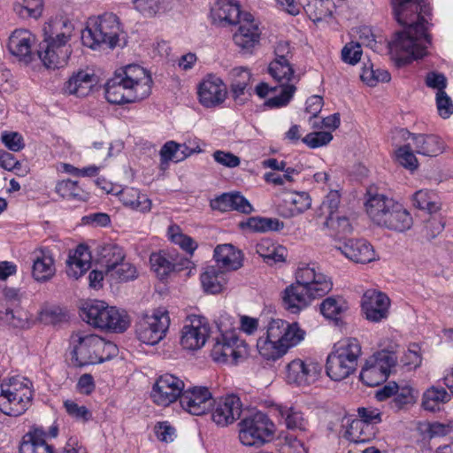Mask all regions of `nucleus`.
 Here are the masks:
<instances>
[{
    "label": "nucleus",
    "instance_id": "nucleus-51",
    "mask_svg": "<svg viewBox=\"0 0 453 453\" xmlns=\"http://www.w3.org/2000/svg\"><path fill=\"white\" fill-rule=\"evenodd\" d=\"M43 10V0H17L13 11L22 19H38Z\"/></svg>",
    "mask_w": 453,
    "mask_h": 453
},
{
    "label": "nucleus",
    "instance_id": "nucleus-27",
    "mask_svg": "<svg viewBox=\"0 0 453 453\" xmlns=\"http://www.w3.org/2000/svg\"><path fill=\"white\" fill-rule=\"evenodd\" d=\"M339 250L355 263L365 264L375 259L374 250L365 240H348L339 247Z\"/></svg>",
    "mask_w": 453,
    "mask_h": 453
},
{
    "label": "nucleus",
    "instance_id": "nucleus-48",
    "mask_svg": "<svg viewBox=\"0 0 453 453\" xmlns=\"http://www.w3.org/2000/svg\"><path fill=\"white\" fill-rule=\"evenodd\" d=\"M169 240L180 246L181 250L192 256L197 249V242L190 236L185 234L178 225H171L167 229Z\"/></svg>",
    "mask_w": 453,
    "mask_h": 453
},
{
    "label": "nucleus",
    "instance_id": "nucleus-58",
    "mask_svg": "<svg viewBox=\"0 0 453 453\" xmlns=\"http://www.w3.org/2000/svg\"><path fill=\"white\" fill-rule=\"evenodd\" d=\"M106 276L111 278L112 280L128 281L137 277V271L135 266L132 264L122 261L118 264V266L112 269V272H109Z\"/></svg>",
    "mask_w": 453,
    "mask_h": 453
},
{
    "label": "nucleus",
    "instance_id": "nucleus-4",
    "mask_svg": "<svg viewBox=\"0 0 453 453\" xmlns=\"http://www.w3.org/2000/svg\"><path fill=\"white\" fill-rule=\"evenodd\" d=\"M305 334L297 322L272 319L265 332L257 339V348L264 359L275 361L303 342Z\"/></svg>",
    "mask_w": 453,
    "mask_h": 453
},
{
    "label": "nucleus",
    "instance_id": "nucleus-9",
    "mask_svg": "<svg viewBox=\"0 0 453 453\" xmlns=\"http://www.w3.org/2000/svg\"><path fill=\"white\" fill-rule=\"evenodd\" d=\"M274 432L273 422L261 411L243 418L239 423V439L245 446L261 447L270 441Z\"/></svg>",
    "mask_w": 453,
    "mask_h": 453
},
{
    "label": "nucleus",
    "instance_id": "nucleus-52",
    "mask_svg": "<svg viewBox=\"0 0 453 453\" xmlns=\"http://www.w3.org/2000/svg\"><path fill=\"white\" fill-rule=\"evenodd\" d=\"M56 192L67 200L86 201L88 198L86 193L77 181L64 180L56 186Z\"/></svg>",
    "mask_w": 453,
    "mask_h": 453
},
{
    "label": "nucleus",
    "instance_id": "nucleus-1",
    "mask_svg": "<svg viewBox=\"0 0 453 453\" xmlns=\"http://www.w3.org/2000/svg\"><path fill=\"white\" fill-rule=\"evenodd\" d=\"M422 0H392L396 21L405 27L395 34L389 42V53L397 65L410 64L414 59L426 55L427 45L431 43L426 34V21L421 17Z\"/></svg>",
    "mask_w": 453,
    "mask_h": 453
},
{
    "label": "nucleus",
    "instance_id": "nucleus-30",
    "mask_svg": "<svg viewBox=\"0 0 453 453\" xmlns=\"http://www.w3.org/2000/svg\"><path fill=\"white\" fill-rule=\"evenodd\" d=\"M367 195L365 204L366 212L376 225L380 226L396 201L383 194L368 192Z\"/></svg>",
    "mask_w": 453,
    "mask_h": 453
},
{
    "label": "nucleus",
    "instance_id": "nucleus-42",
    "mask_svg": "<svg viewBox=\"0 0 453 453\" xmlns=\"http://www.w3.org/2000/svg\"><path fill=\"white\" fill-rule=\"evenodd\" d=\"M126 254L116 243H105L98 248V262L104 268L105 275L124 261Z\"/></svg>",
    "mask_w": 453,
    "mask_h": 453
},
{
    "label": "nucleus",
    "instance_id": "nucleus-12",
    "mask_svg": "<svg viewBox=\"0 0 453 453\" xmlns=\"http://www.w3.org/2000/svg\"><path fill=\"white\" fill-rule=\"evenodd\" d=\"M169 325L168 312L155 311L151 315H143L136 323V336L147 345H156L165 338Z\"/></svg>",
    "mask_w": 453,
    "mask_h": 453
},
{
    "label": "nucleus",
    "instance_id": "nucleus-43",
    "mask_svg": "<svg viewBox=\"0 0 453 453\" xmlns=\"http://www.w3.org/2000/svg\"><path fill=\"white\" fill-rule=\"evenodd\" d=\"M74 30L73 24L67 19H51L43 27L44 38L69 42Z\"/></svg>",
    "mask_w": 453,
    "mask_h": 453
},
{
    "label": "nucleus",
    "instance_id": "nucleus-45",
    "mask_svg": "<svg viewBox=\"0 0 453 453\" xmlns=\"http://www.w3.org/2000/svg\"><path fill=\"white\" fill-rule=\"evenodd\" d=\"M257 253L264 258L265 262L273 265L285 261L287 250L280 245L274 243L270 239H262L256 246Z\"/></svg>",
    "mask_w": 453,
    "mask_h": 453
},
{
    "label": "nucleus",
    "instance_id": "nucleus-11",
    "mask_svg": "<svg viewBox=\"0 0 453 453\" xmlns=\"http://www.w3.org/2000/svg\"><path fill=\"white\" fill-rule=\"evenodd\" d=\"M397 357L394 352L381 350L369 357L360 372V380L369 387H377L387 380Z\"/></svg>",
    "mask_w": 453,
    "mask_h": 453
},
{
    "label": "nucleus",
    "instance_id": "nucleus-33",
    "mask_svg": "<svg viewBox=\"0 0 453 453\" xmlns=\"http://www.w3.org/2000/svg\"><path fill=\"white\" fill-rule=\"evenodd\" d=\"M275 411L285 426L291 431L307 432L309 420L304 413L296 406L279 404Z\"/></svg>",
    "mask_w": 453,
    "mask_h": 453
},
{
    "label": "nucleus",
    "instance_id": "nucleus-41",
    "mask_svg": "<svg viewBox=\"0 0 453 453\" xmlns=\"http://www.w3.org/2000/svg\"><path fill=\"white\" fill-rule=\"evenodd\" d=\"M0 320L13 328L26 329L31 325L29 313L19 303L0 309Z\"/></svg>",
    "mask_w": 453,
    "mask_h": 453
},
{
    "label": "nucleus",
    "instance_id": "nucleus-3",
    "mask_svg": "<svg viewBox=\"0 0 453 453\" xmlns=\"http://www.w3.org/2000/svg\"><path fill=\"white\" fill-rule=\"evenodd\" d=\"M152 78L146 69L129 65L117 72L105 84V98L113 104L142 100L151 93Z\"/></svg>",
    "mask_w": 453,
    "mask_h": 453
},
{
    "label": "nucleus",
    "instance_id": "nucleus-40",
    "mask_svg": "<svg viewBox=\"0 0 453 453\" xmlns=\"http://www.w3.org/2000/svg\"><path fill=\"white\" fill-rule=\"evenodd\" d=\"M200 279L204 291L210 294L220 293L227 282L226 273L216 265H207Z\"/></svg>",
    "mask_w": 453,
    "mask_h": 453
},
{
    "label": "nucleus",
    "instance_id": "nucleus-28",
    "mask_svg": "<svg viewBox=\"0 0 453 453\" xmlns=\"http://www.w3.org/2000/svg\"><path fill=\"white\" fill-rule=\"evenodd\" d=\"M35 37L27 29H16L9 37L8 49L11 54L28 62Z\"/></svg>",
    "mask_w": 453,
    "mask_h": 453
},
{
    "label": "nucleus",
    "instance_id": "nucleus-49",
    "mask_svg": "<svg viewBox=\"0 0 453 453\" xmlns=\"http://www.w3.org/2000/svg\"><path fill=\"white\" fill-rule=\"evenodd\" d=\"M413 205L420 210L427 211L429 213L436 212L440 210V202L438 196L428 189H420L417 191L412 197Z\"/></svg>",
    "mask_w": 453,
    "mask_h": 453
},
{
    "label": "nucleus",
    "instance_id": "nucleus-22",
    "mask_svg": "<svg viewBox=\"0 0 453 453\" xmlns=\"http://www.w3.org/2000/svg\"><path fill=\"white\" fill-rule=\"evenodd\" d=\"M402 137L411 139L415 152L426 157H437L445 150V142L437 134H412L405 129H401Z\"/></svg>",
    "mask_w": 453,
    "mask_h": 453
},
{
    "label": "nucleus",
    "instance_id": "nucleus-7",
    "mask_svg": "<svg viewBox=\"0 0 453 453\" xmlns=\"http://www.w3.org/2000/svg\"><path fill=\"white\" fill-rule=\"evenodd\" d=\"M361 354L362 348L357 339L346 338L338 342L326 358V374L335 381L348 378L357 370Z\"/></svg>",
    "mask_w": 453,
    "mask_h": 453
},
{
    "label": "nucleus",
    "instance_id": "nucleus-21",
    "mask_svg": "<svg viewBox=\"0 0 453 453\" xmlns=\"http://www.w3.org/2000/svg\"><path fill=\"white\" fill-rule=\"evenodd\" d=\"M238 24V30L233 35L234 42L242 51L250 53L260 40L258 25L250 13H244Z\"/></svg>",
    "mask_w": 453,
    "mask_h": 453
},
{
    "label": "nucleus",
    "instance_id": "nucleus-14",
    "mask_svg": "<svg viewBox=\"0 0 453 453\" xmlns=\"http://www.w3.org/2000/svg\"><path fill=\"white\" fill-rule=\"evenodd\" d=\"M247 354L246 345L234 332H226L215 338L211 355L214 361L237 363Z\"/></svg>",
    "mask_w": 453,
    "mask_h": 453
},
{
    "label": "nucleus",
    "instance_id": "nucleus-8",
    "mask_svg": "<svg viewBox=\"0 0 453 453\" xmlns=\"http://www.w3.org/2000/svg\"><path fill=\"white\" fill-rule=\"evenodd\" d=\"M32 398V382L28 379H12L1 386L0 411L8 416H19L28 409Z\"/></svg>",
    "mask_w": 453,
    "mask_h": 453
},
{
    "label": "nucleus",
    "instance_id": "nucleus-54",
    "mask_svg": "<svg viewBox=\"0 0 453 453\" xmlns=\"http://www.w3.org/2000/svg\"><path fill=\"white\" fill-rule=\"evenodd\" d=\"M254 232L278 231L284 227V223L277 219L251 217L245 223H242Z\"/></svg>",
    "mask_w": 453,
    "mask_h": 453
},
{
    "label": "nucleus",
    "instance_id": "nucleus-37",
    "mask_svg": "<svg viewBox=\"0 0 453 453\" xmlns=\"http://www.w3.org/2000/svg\"><path fill=\"white\" fill-rule=\"evenodd\" d=\"M19 453H56V450L46 441L45 433L35 428L23 436L19 445Z\"/></svg>",
    "mask_w": 453,
    "mask_h": 453
},
{
    "label": "nucleus",
    "instance_id": "nucleus-34",
    "mask_svg": "<svg viewBox=\"0 0 453 453\" xmlns=\"http://www.w3.org/2000/svg\"><path fill=\"white\" fill-rule=\"evenodd\" d=\"M285 204H279V215L289 219L307 211L311 205V198L307 192H293L284 201Z\"/></svg>",
    "mask_w": 453,
    "mask_h": 453
},
{
    "label": "nucleus",
    "instance_id": "nucleus-15",
    "mask_svg": "<svg viewBox=\"0 0 453 453\" xmlns=\"http://www.w3.org/2000/svg\"><path fill=\"white\" fill-rule=\"evenodd\" d=\"M208 320L202 316H189L181 330L180 345L188 350H196L204 346L210 335Z\"/></svg>",
    "mask_w": 453,
    "mask_h": 453
},
{
    "label": "nucleus",
    "instance_id": "nucleus-6",
    "mask_svg": "<svg viewBox=\"0 0 453 453\" xmlns=\"http://www.w3.org/2000/svg\"><path fill=\"white\" fill-rule=\"evenodd\" d=\"M122 32L119 17L113 12H104L88 19L81 32V41L84 46L93 50L101 46L113 49Z\"/></svg>",
    "mask_w": 453,
    "mask_h": 453
},
{
    "label": "nucleus",
    "instance_id": "nucleus-60",
    "mask_svg": "<svg viewBox=\"0 0 453 453\" xmlns=\"http://www.w3.org/2000/svg\"><path fill=\"white\" fill-rule=\"evenodd\" d=\"M341 202V196L338 191L331 190L323 200L319 211V217H329L337 213Z\"/></svg>",
    "mask_w": 453,
    "mask_h": 453
},
{
    "label": "nucleus",
    "instance_id": "nucleus-16",
    "mask_svg": "<svg viewBox=\"0 0 453 453\" xmlns=\"http://www.w3.org/2000/svg\"><path fill=\"white\" fill-rule=\"evenodd\" d=\"M321 372V365L311 359L296 358L286 367V380L288 384L308 386L316 381Z\"/></svg>",
    "mask_w": 453,
    "mask_h": 453
},
{
    "label": "nucleus",
    "instance_id": "nucleus-38",
    "mask_svg": "<svg viewBox=\"0 0 453 453\" xmlns=\"http://www.w3.org/2000/svg\"><path fill=\"white\" fill-rule=\"evenodd\" d=\"M96 84V77L94 73L81 70L69 78L64 88L68 94L86 96Z\"/></svg>",
    "mask_w": 453,
    "mask_h": 453
},
{
    "label": "nucleus",
    "instance_id": "nucleus-46",
    "mask_svg": "<svg viewBox=\"0 0 453 453\" xmlns=\"http://www.w3.org/2000/svg\"><path fill=\"white\" fill-rule=\"evenodd\" d=\"M308 17L314 22H319L332 16L334 6L330 0H300Z\"/></svg>",
    "mask_w": 453,
    "mask_h": 453
},
{
    "label": "nucleus",
    "instance_id": "nucleus-59",
    "mask_svg": "<svg viewBox=\"0 0 453 453\" xmlns=\"http://www.w3.org/2000/svg\"><path fill=\"white\" fill-rule=\"evenodd\" d=\"M412 143L399 147L395 151L397 162L404 168L413 171L418 168V163L411 150Z\"/></svg>",
    "mask_w": 453,
    "mask_h": 453
},
{
    "label": "nucleus",
    "instance_id": "nucleus-50",
    "mask_svg": "<svg viewBox=\"0 0 453 453\" xmlns=\"http://www.w3.org/2000/svg\"><path fill=\"white\" fill-rule=\"evenodd\" d=\"M347 303L342 297H326L320 304V312L322 315L333 320H338L347 311Z\"/></svg>",
    "mask_w": 453,
    "mask_h": 453
},
{
    "label": "nucleus",
    "instance_id": "nucleus-24",
    "mask_svg": "<svg viewBox=\"0 0 453 453\" xmlns=\"http://www.w3.org/2000/svg\"><path fill=\"white\" fill-rule=\"evenodd\" d=\"M32 276L36 281L46 282L55 275V259L49 249L35 250L32 253Z\"/></svg>",
    "mask_w": 453,
    "mask_h": 453
},
{
    "label": "nucleus",
    "instance_id": "nucleus-10",
    "mask_svg": "<svg viewBox=\"0 0 453 453\" xmlns=\"http://www.w3.org/2000/svg\"><path fill=\"white\" fill-rule=\"evenodd\" d=\"M269 74L280 84V93L265 101V105L269 108H280L288 104L296 88L294 83L298 78L290 62L273 60L268 66Z\"/></svg>",
    "mask_w": 453,
    "mask_h": 453
},
{
    "label": "nucleus",
    "instance_id": "nucleus-47",
    "mask_svg": "<svg viewBox=\"0 0 453 453\" xmlns=\"http://www.w3.org/2000/svg\"><path fill=\"white\" fill-rule=\"evenodd\" d=\"M451 395L446 389L432 386L427 388L422 396V406L426 411H436L440 410L441 404L448 403Z\"/></svg>",
    "mask_w": 453,
    "mask_h": 453
},
{
    "label": "nucleus",
    "instance_id": "nucleus-35",
    "mask_svg": "<svg viewBox=\"0 0 453 453\" xmlns=\"http://www.w3.org/2000/svg\"><path fill=\"white\" fill-rule=\"evenodd\" d=\"M111 306H108L103 301H91L87 303L81 309V318L87 321L88 324L104 329L108 325V315Z\"/></svg>",
    "mask_w": 453,
    "mask_h": 453
},
{
    "label": "nucleus",
    "instance_id": "nucleus-44",
    "mask_svg": "<svg viewBox=\"0 0 453 453\" xmlns=\"http://www.w3.org/2000/svg\"><path fill=\"white\" fill-rule=\"evenodd\" d=\"M119 196L122 203L131 209L141 212H148L151 209V200L137 188H125L119 193Z\"/></svg>",
    "mask_w": 453,
    "mask_h": 453
},
{
    "label": "nucleus",
    "instance_id": "nucleus-23",
    "mask_svg": "<svg viewBox=\"0 0 453 453\" xmlns=\"http://www.w3.org/2000/svg\"><path fill=\"white\" fill-rule=\"evenodd\" d=\"M198 96L203 106L215 107L225 101L226 87L220 78L210 74L200 83Z\"/></svg>",
    "mask_w": 453,
    "mask_h": 453
},
{
    "label": "nucleus",
    "instance_id": "nucleus-57",
    "mask_svg": "<svg viewBox=\"0 0 453 453\" xmlns=\"http://www.w3.org/2000/svg\"><path fill=\"white\" fill-rule=\"evenodd\" d=\"M324 226L332 230V234L337 235H345L350 234L352 226L346 217H340L334 214L325 218Z\"/></svg>",
    "mask_w": 453,
    "mask_h": 453
},
{
    "label": "nucleus",
    "instance_id": "nucleus-18",
    "mask_svg": "<svg viewBox=\"0 0 453 453\" xmlns=\"http://www.w3.org/2000/svg\"><path fill=\"white\" fill-rule=\"evenodd\" d=\"M72 50L68 42L43 38L38 50L39 58L47 68H60L66 65Z\"/></svg>",
    "mask_w": 453,
    "mask_h": 453
},
{
    "label": "nucleus",
    "instance_id": "nucleus-17",
    "mask_svg": "<svg viewBox=\"0 0 453 453\" xmlns=\"http://www.w3.org/2000/svg\"><path fill=\"white\" fill-rule=\"evenodd\" d=\"M211 419L219 426H227L240 418L242 403L236 395H227L213 400Z\"/></svg>",
    "mask_w": 453,
    "mask_h": 453
},
{
    "label": "nucleus",
    "instance_id": "nucleus-64",
    "mask_svg": "<svg viewBox=\"0 0 453 453\" xmlns=\"http://www.w3.org/2000/svg\"><path fill=\"white\" fill-rule=\"evenodd\" d=\"M362 56V49L359 42H349L342 50V59L349 65H356Z\"/></svg>",
    "mask_w": 453,
    "mask_h": 453
},
{
    "label": "nucleus",
    "instance_id": "nucleus-25",
    "mask_svg": "<svg viewBox=\"0 0 453 453\" xmlns=\"http://www.w3.org/2000/svg\"><path fill=\"white\" fill-rule=\"evenodd\" d=\"M244 13L234 0H218L211 10L213 23L219 26L238 24Z\"/></svg>",
    "mask_w": 453,
    "mask_h": 453
},
{
    "label": "nucleus",
    "instance_id": "nucleus-29",
    "mask_svg": "<svg viewBox=\"0 0 453 453\" xmlns=\"http://www.w3.org/2000/svg\"><path fill=\"white\" fill-rule=\"evenodd\" d=\"M213 257L217 264L216 266L226 273L238 270L242 266V251L229 243L216 246Z\"/></svg>",
    "mask_w": 453,
    "mask_h": 453
},
{
    "label": "nucleus",
    "instance_id": "nucleus-19",
    "mask_svg": "<svg viewBox=\"0 0 453 453\" xmlns=\"http://www.w3.org/2000/svg\"><path fill=\"white\" fill-rule=\"evenodd\" d=\"M389 298L376 289L366 290L361 299V308L365 319L379 323L388 317Z\"/></svg>",
    "mask_w": 453,
    "mask_h": 453
},
{
    "label": "nucleus",
    "instance_id": "nucleus-63",
    "mask_svg": "<svg viewBox=\"0 0 453 453\" xmlns=\"http://www.w3.org/2000/svg\"><path fill=\"white\" fill-rule=\"evenodd\" d=\"M180 144L173 141L165 142L160 150L162 162L174 161L180 162L185 159V156L180 154Z\"/></svg>",
    "mask_w": 453,
    "mask_h": 453
},
{
    "label": "nucleus",
    "instance_id": "nucleus-36",
    "mask_svg": "<svg viewBox=\"0 0 453 453\" xmlns=\"http://www.w3.org/2000/svg\"><path fill=\"white\" fill-rule=\"evenodd\" d=\"M412 224L413 219L409 211L402 203L395 202L380 226L396 232H404L409 230Z\"/></svg>",
    "mask_w": 453,
    "mask_h": 453
},
{
    "label": "nucleus",
    "instance_id": "nucleus-55",
    "mask_svg": "<svg viewBox=\"0 0 453 453\" xmlns=\"http://www.w3.org/2000/svg\"><path fill=\"white\" fill-rule=\"evenodd\" d=\"M107 323L108 325H106L104 330L122 333L129 326L130 319L125 311H119V309L111 306Z\"/></svg>",
    "mask_w": 453,
    "mask_h": 453
},
{
    "label": "nucleus",
    "instance_id": "nucleus-32",
    "mask_svg": "<svg viewBox=\"0 0 453 453\" xmlns=\"http://www.w3.org/2000/svg\"><path fill=\"white\" fill-rule=\"evenodd\" d=\"M211 207L220 211H238L245 214L253 211L252 205L240 193H224L211 200Z\"/></svg>",
    "mask_w": 453,
    "mask_h": 453
},
{
    "label": "nucleus",
    "instance_id": "nucleus-5",
    "mask_svg": "<svg viewBox=\"0 0 453 453\" xmlns=\"http://www.w3.org/2000/svg\"><path fill=\"white\" fill-rule=\"evenodd\" d=\"M70 345L71 363L76 367L103 363L118 353V347L113 342L105 341L97 334L82 331L71 335Z\"/></svg>",
    "mask_w": 453,
    "mask_h": 453
},
{
    "label": "nucleus",
    "instance_id": "nucleus-13",
    "mask_svg": "<svg viewBox=\"0 0 453 453\" xmlns=\"http://www.w3.org/2000/svg\"><path fill=\"white\" fill-rule=\"evenodd\" d=\"M184 388L185 383L180 378L172 373H165L156 380L150 397L155 404L167 407L177 400L180 402Z\"/></svg>",
    "mask_w": 453,
    "mask_h": 453
},
{
    "label": "nucleus",
    "instance_id": "nucleus-26",
    "mask_svg": "<svg viewBox=\"0 0 453 453\" xmlns=\"http://www.w3.org/2000/svg\"><path fill=\"white\" fill-rule=\"evenodd\" d=\"M342 426H345L343 438L349 442L359 444L367 443L375 438L377 429L375 426L365 424L357 418H344Z\"/></svg>",
    "mask_w": 453,
    "mask_h": 453
},
{
    "label": "nucleus",
    "instance_id": "nucleus-62",
    "mask_svg": "<svg viewBox=\"0 0 453 453\" xmlns=\"http://www.w3.org/2000/svg\"><path fill=\"white\" fill-rule=\"evenodd\" d=\"M66 412L78 421L87 422L92 418L91 411L84 405H79L72 400L64 403Z\"/></svg>",
    "mask_w": 453,
    "mask_h": 453
},
{
    "label": "nucleus",
    "instance_id": "nucleus-20",
    "mask_svg": "<svg viewBox=\"0 0 453 453\" xmlns=\"http://www.w3.org/2000/svg\"><path fill=\"white\" fill-rule=\"evenodd\" d=\"M212 402V395L208 388L191 387L184 388L180 404L187 412L200 416L211 409Z\"/></svg>",
    "mask_w": 453,
    "mask_h": 453
},
{
    "label": "nucleus",
    "instance_id": "nucleus-61",
    "mask_svg": "<svg viewBox=\"0 0 453 453\" xmlns=\"http://www.w3.org/2000/svg\"><path fill=\"white\" fill-rule=\"evenodd\" d=\"M40 319L46 324L56 325L67 319V312L58 306H50L41 311Z\"/></svg>",
    "mask_w": 453,
    "mask_h": 453
},
{
    "label": "nucleus",
    "instance_id": "nucleus-2",
    "mask_svg": "<svg viewBox=\"0 0 453 453\" xmlns=\"http://www.w3.org/2000/svg\"><path fill=\"white\" fill-rule=\"evenodd\" d=\"M333 283L326 275L316 269L314 265H302L296 272V283L282 292L285 309L293 314L307 308L311 300L326 295Z\"/></svg>",
    "mask_w": 453,
    "mask_h": 453
},
{
    "label": "nucleus",
    "instance_id": "nucleus-31",
    "mask_svg": "<svg viewBox=\"0 0 453 453\" xmlns=\"http://www.w3.org/2000/svg\"><path fill=\"white\" fill-rule=\"evenodd\" d=\"M91 265V255L86 245L80 244L69 253L66 261V274L73 279L81 277Z\"/></svg>",
    "mask_w": 453,
    "mask_h": 453
},
{
    "label": "nucleus",
    "instance_id": "nucleus-39",
    "mask_svg": "<svg viewBox=\"0 0 453 453\" xmlns=\"http://www.w3.org/2000/svg\"><path fill=\"white\" fill-rule=\"evenodd\" d=\"M229 76L232 96L237 104L242 105L245 103L243 96L251 81V73L248 68L239 66L233 68Z\"/></svg>",
    "mask_w": 453,
    "mask_h": 453
},
{
    "label": "nucleus",
    "instance_id": "nucleus-53",
    "mask_svg": "<svg viewBox=\"0 0 453 453\" xmlns=\"http://www.w3.org/2000/svg\"><path fill=\"white\" fill-rule=\"evenodd\" d=\"M150 261L152 269L160 279H164L172 272L179 270L177 265L173 263L165 252L151 254Z\"/></svg>",
    "mask_w": 453,
    "mask_h": 453
},
{
    "label": "nucleus",
    "instance_id": "nucleus-56",
    "mask_svg": "<svg viewBox=\"0 0 453 453\" xmlns=\"http://www.w3.org/2000/svg\"><path fill=\"white\" fill-rule=\"evenodd\" d=\"M361 80L368 86L373 87L378 82H388L390 81V73L385 69H374L373 65H365L360 74Z\"/></svg>",
    "mask_w": 453,
    "mask_h": 453
}]
</instances>
